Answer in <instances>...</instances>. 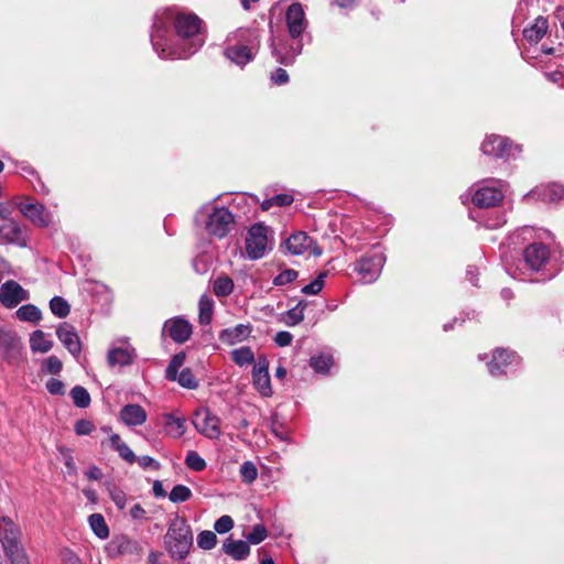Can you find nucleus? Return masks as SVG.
I'll return each instance as SVG.
<instances>
[{
	"label": "nucleus",
	"instance_id": "obj_55",
	"mask_svg": "<svg viewBox=\"0 0 564 564\" xmlns=\"http://www.w3.org/2000/svg\"><path fill=\"white\" fill-rule=\"evenodd\" d=\"M270 78L275 85H284L289 82V74L283 68H276L271 73Z\"/></svg>",
	"mask_w": 564,
	"mask_h": 564
},
{
	"label": "nucleus",
	"instance_id": "obj_29",
	"mask_svg": "<svg viewBox=\"0 0 564 564\" xmlns=\"http://www.w3.org/2000/svg\"><path fill=\"white\" fill-rule=\"evenodd\" d=\"M164 429L170 436L174 438H180L186 432V420L184 417L175 416L173 414H165Z\"/></svg>",
	"mask_w": 564,
	"mask_h": 564
},
{
	"label": "nucleus",
	"instance_id": "obj_20",
	"mask_svg": "<svg viewBox=\"0 0 564 564\" xmlns=\"http://www.w3.org/2000/svg\"><path fill=\"white\" fill-rule=\"evenodd\" d=\"M56 335H57L58 339L62 341V344L64 345V347L73 356H75V357L79 356V354L82 351V345H80L79 336L72 325H69L67 323L62 324L57 328Z\"/></svg>",
	"mask_w": 564,
	"mask_h": 564
},
{
	"label": "nucleus",
	"instance_id": "obj_26",
	"mask_svg": "<svg viewBox=\"0 0 564 564\" xmlns=\"http://www.w3.org/2000/svg\"><path fill=\"white\" fill-rule=\"evenodd\" d=\"M135 357L134 349L130 346L115 347L108 351V362L111 367H124L131 365Z\"/></svg>",
	"mask_w": 564,
	"mask_h": 564
},
{
	"label": "nucleus",
	"instance_id": "obj_52",
	"mask_svg": "<svg viewBox=\"0 0 564 564\" xmlns=\"http://www.w3.org/2000/svg\"><path fill=\"white\" fill-rule=\"evenodd\" d=\"M63 457H64V463H65V466L67 468V473L69 475H76L77 474V468H76V465H75V460L72 456V453L68 448H61L59 449Z\"/></svg>",
	"mask_w": 564,
	"mask_h": 564
},
{
	"label": "nucleus",
	"instance_id": "obj_45",
	"mask_svg": "<svg viewBox=\"0 0 564 564\" xmlns=\"http://www.w3.org/2000/svg\"><path fill=\"white\" fill-rule=\"evenodd\" d=\"M543 200L555 202L562 198L563 188L560 185H549L539 193Z\"/></svg>",
	"mask_w": 564,
	"mask_h": 564
},
{
	"label": "nucleus",
	"instance_id": "obj_35",
	"mask_svg": "<svg viewBox=\"0 0 564 564\" xmlns=\"http://www.w3.org/2000/svg\"><path fill=\"white\" fill-rule=\"evenodd\" d=\"M89 525L93 532L99 539H107L109 536V529L105 521V518L100 513H93L88 518Z\"/></svg>",
	"mask_w": 564,
	"mask_h": 564
},
{
	"label": "nucleus",
	"instance_id": "obj_44",
	"mask_svg": "<svg viewBox=\"0 0 564 564\" xmlns=\"http://www.w3.org/2000/svg\"><path fill=\"white\" fill-rule=\"evenodd\" d=\"M268 536V531L263 524H256L252 531L246 536L249 544L257 545L264 541Z\"/></svg>",
	"mask_w": 564,
	"mask_h": 564
},
{
	"label": "nucleus",
	"instance_id": "obj_46",
	"mask_svg": "<svg viewBox=\"0 0 564 564\" xmlns=\"http://www.w3.org/2000/svg\"><path fill=\"white\" fill-rule=\"evenodd\" d=\"M62 368H63V364H62L61 359L56 356L47 357L42 364V371L52 373V375L59 373Z\"/></svg>",
	"mask_w": 564,
	"mask_h": 564
},
{
	"label": "nucleus",
	"instance_id": "obj_61",
	"mask_svg": "<svg viewBox=\"0 0 564 564\" xmlns=\"http://www.w3.org/2000/svg\"><path fill=\"white\" fill-rule=\"evenodd\" d=\"M13 214L12 203H0V219L12 220L11 215Z\"/></svg>",
	"mask_w": 564,
	"mask_h": 564
},
{
	"label": "nucleus",
	"instance_id": "obj_34",
	"mask_svg": "<svg viewBox=\"0 0 564 564\" xmlns=\"http://www.w3.org/2000/svg\"><path fill=\"white\" fill-rule=\"evenodd\" d=\"M305 301H300L294 307L290 308L282 317V322L288 326H295L304 319Z\"/></svg>",
	"mask_w": 564,
	"mask_h": 564
},
{
	"label": "nucleus",
	"instance_id": "obj_40",
	"mask_svg": "<svg viewBox=\"0 0 564 564\" xmlns=\"http://www.w3.org/2000/svg\"><path fill=\"white\" fill-rule=\"evenodd\" d=\"M333 365V357L329 355H318L314 356L310 360V366L319 373H327L329 368Z\"/></svg>",
	"mask_w": 564,
	"mask_h": 564
},
{
	"label": "nucleus",
	"instance_id": "obj_59",
	"mask_svg": "<svg viewBox=\"0 0 564 564\" xmlns=\"http://www.w3.org/2000/svg\"><path fill=\"white\" fill-rule=\"evenodd\" d=\"M506 224V217L503 214H499L494 218H488L485 223V226L489 229H496Z\"/></svg>",
	"mask_w": 564,
	"mask_h": 564
},
{
	"label": "nucleus",
	"instance_id": "obj_53",
	"mask_svg": "<svg viewBox=\"0 0 564 564\" xmlns=\"http://www.w3.org/2000/svg\"><path fill=\"white\" fill-rule=\"evenodd\" d=\"M74 430L77 435H88L93 432L94 426L90 421L83 419V420H78L75 423Z\"/></svg>",
	"mask_w": 564,
	"mask_h": 564
},
{
	"label": "nucleus",
	"instance_id": "obj_24",
	"mask_svg": "<svg viewBox=\"0 0 564 564\" xmlns=\"http://www.w3.org/2000/svg\"><path fill=\"white\" fill-rule=\"evenodd\" d=\"M119 417L127 426L142 425L148 417L145 410L139 404H127L119 413Z\"/></svg>",
	"mask_w": 564,
	"mask_h": 564
},
{
	"label": "nucleus",
	"instance_id": "obj_21",
	"mask_svg": "<svg viewBox=\"0 0 564 564\" xmlns=\"http://www.w3.org/2000/svg\"><path fill=\"white\" fill-rule=\"evenodd\" d=\"M550 251L543 243H531L524 250L525 263L534 271L540 270L549 260Z\"/></svg>",
	"mask_w": 564,
	"mask_h": 564
},
{
	"label": "nucleus",
	"instance_id": "obj_56",
	"mask_svg": "<svg viewBox=\"0 0 564 564\" xmlns=\"http://www.w3.org/2000/svg\"><path fill=\"white\" fill-rule=\"evenodd\" d=\"M292 340H293V336L290 332L281 330V332H278L274 336V343L279 347L289 346V345H291Z\"/></svg>",
	"mask_w": 564,
	"mask_h": 564
},
{
	"label": "nucleus",
	"instance_id": "obj_5",
	"mask_svg": "<svg viewBox=\"0 0 564 564\" xmlns=\"http://www.w3.org/2000/svg\"><path fill=\"white\" fill-rule=\"evenodd\" d=\"M20 528L8 517L0 520V541L11 564H29L20 542Z\"/></svg>",
	"mask_w": 564,
	"mask_h": 564
},
{
	"label": "nucleus",
	"instance_id": "obj_57",
	"mask_svg": "<svg viewBox=\"0 0 564 564\" xmlns=\"http://www.w3.org/2000/svg\"><path fill=\"white\" fill-rule=\"evenodd\" d=\"M137 462L140 465V467H142L143 469H148V468L159 469V467H160L159 462H156L151 456H147V455L137 457Z\"/></svg>",
	"mask_w": 564,
	"mask_h": 564
},
{
	"label": "nucleus",
	"instance_id": "obj_27",
	"mask_svg": "<svg viewBox=\"0 0 564 564\" xmlns=\"http://www.w3.org/2000/svg\"><path fill=\"white\" fill-rule=\"evenodd\" d=\"M223 551L234 560L242 561L250 554V546L247 541L228 538L223 544Z\"/></svg>",
	"mask_w": 564,
	"mask_h": 564
},
{
	"label": "nucleus",
	"instance_id": "obj_28",
	"mask_svg": "<svg viewBox=\"0 0 564 564\" xmlns=\"http://www.w3.org/2000/svg\"><path fill=\"white\" fill-rule=\"evenodd\" d=\"M547 29V20L539 15L532 25L523 30V36L529 43L536 44L546 34Z\"/></svg>",
	"mask_w": 564,
	"mask_h": 564
},
{
	"label": "nucleus",
	"instance_id": "obj_60",
	"mask_svg": "<svg viewBox=\"0 0 564 564\" xmlns=\"http://www.w3.org/2000/svg\"><path fill=\"white\" fill-rule=\"evenodd\" d=\"M63 564H83L82 560L72 551L65 550L62 553Z\"/></svg>",
	"mask_w": 564,
	"mask_h": 564
},
{
	"label": "nucleus",
	"instance_id": "obj_62",
	"mask_svg": "<svg viewBox=\"0 0 564 564\" xmlns=\"http://www.w3.org/2000/svg\"><path fill=\"white\" fill-rule=\"evenodd\" d=\"M145 510L142 508L141 505L139 503H135L131 509H130V516L132 519L134 520H143L145 519Z\"/></svg>",
	"mask_w": 564,
	"mask_h": 564
},
{
	"label": "nucleus",
	"instance_id": "obj_15",
	"mask_svg": "<svg viewBox=\"0 0 564 564\" xmlns=\"http://www.w3.org/2000/svg\"><path fill=\"white\" fill-rule=\"evenodd\" d=\"M29 299V291L14 280H9L0 286V304L7 308H14Z\"/></svg>",
	"mask_w": 564,
	"mask_h": 564
},
{
	"label": "nucleus",
	"instance_id": "obj_22",
	"mask_svg": "<svg viewBox=\"0 0 564 564\" xmlns=\"http://www.w3.org/2000/svg\"><path fill=\"white\" fill-rule=\"evenodd\" d=\"M252 327L250 324H238L234 327L225 328L219 334L221 343L232 346L249 338Z\"/></svg>",
	"mask_w": 564,
	"mask_h": 564
},
{
	"label": "nucleus",
	"instance_id": "obj_33",
	"mask_svg": "<svg viewBox=\"0 0 564 564\" xmlns=\"http://www.w3.org/2000/svg\"><path fill=\"white\" fill-rule=\"evenodd\" d=\"M30 347L32 351L44 354L52 349L53 341L46 338L44 332L37 329L30 337Z\"/></svg>",
	"mask_w": 564,
	"mask_h": 564
},
{
	"label": "nucleus",
	"instance_id": "obj_36",
	"mask_svg": "<svg viewBox=\"0 0 564 564\" xmlns=\"http://www.w3.org/2000/svg\"><path fill=\"white\" fill-rule=\"evenodd\" d=\"M231 359L239 367H243L254 362V354L250 347L243 346L231 351Z\"/></svg>",
	"mask_w": 564,
	"mask_h": 564
},
{
	"label": "nucleus",
	"instance_id": "obj_51",
	"mask_svg": "<svg viewBox=\"0 0 564 564\" xmlns=\"http://www.w3.org/2000/svg\"><path fill=\"white\" fill-rule=\"evenodd\" d=\"M46 389L51 394L63 395L65 393V386L59 379L51 378L46 382Z\"/></svg>",
	"mask_w": 564,
	"mask_h": 564
},
{
	"label": "nucleus",
	"instance_id": "obj_63",
	"mask_svg": "<svg viewBox=\"0 0 564 564\" xmlns=\"http://www.w3.org/2000/svg\"><path fill=\"white\" fill-rule=\"evenodd\" d=\"M85 475L90 480H99L102 476V473L99 467L93 466L88 470L85 471Z\"/></svg>",
	"mask_w": 564,
	"mask_h": 564
},
{
	"label": "nucleus",
	"instance_id": "obj_4",
	"mask_svg": "<svg viewBox=\"0 0 564 564\" xmlns=\"http://www.w3.org/2000/svg\"><path fill=\"white\" fill-rule=\"evenodd\" d=\"M164 543L167 553L176 560H184L193 545V533L186 519L175 516L169 524Z\"/></svg>",
	"mask_w": 564,
	"mask_h": 564
},
{
	"label": "nucleus",
	"instance_id": "obj_42",
	"mask_svg": "<svg viewBox=\"0 0 564 564\" xmlns=\"http://www.w3.org/2000/svg\"><path fill=\"white\" fill-rule=\"evenodd\" d=\"M192 497V490L184 485H176L173 487L169 495V499L172 502H185Z\"/></svg>",
	"mask_w": 564,
	"mask_h": 564
},
{
	"label": "nucleus",
	"instance_id": "obj_1",
	"mask_svg": "<svg viewBox=\"0 0 564 564\" xmlns=\"http://www.w3.org/2000/svg\"><path fill=\"white\" fill-rule=\"evenodd\" d=\"M202 20L194 13H178L166 9L153 22L151 42L162 59L188 58L204 44Z\"/></svg>",
	"mask_w": 564,
	"mask_h": 564
},
{
	"label": "nucleus",
	"instance_id": "obj_38",
	"mask_svg": "<svg viewBox=\"0 0 564 564\" xmlns=\"http://www.w3.org/2000/svg\"><path fill=\"white\" fill-rule=\"evenodd\" d=\"M70 397L74 402V404L77 408L85 409L90 404V395L82 386H76L70 390Z\"/></svg>",
	"mask_w": 564,
	"mask_h": 564
},
{
	"label": "nucleus",
	"instance_id": "obj_43",
	"mask_svg": "<svg viewBox=\"0 0 564 564\" xmlns=\"http://www.w3.org/2000/svg\"><path fill=\"white\" fill-rule=\"evenodd\" d=\"M217 543V536L213 531H202L197 536V544L203 550H212Z\"/></svg>",
	"mask_w": 564,
	"mask_h": 564
},
{
	"label": "nucleus",
	"instance_id": "obj_48",
	"mask_svg": "<svg viewBox=\"0 0 564 564\" xmlns=\"http://www.w3.org/2000/svg\"><path fill=\"white\" fill-rule=\"evenodd\" d=\"M185 463L188 468L200 471L206 467V462L196 453V452H188L185 458Z\"/></svg>",
	"mask_w": 564,
	"mask_h": 564
},
{
	"label": "nucleus",
	"instance_id": "obj_11",
	"mask_svg": "<svg viewBox=\"0 0 564 564\" xmlns=\"http://www.w3.org/2000/svg\"><path fill=\"white\" fill-rule=\"evenodd\" d=\"M481 151L496 158H516L521 152V147L513 144L508 138L491 134L484 140Z\"/></svg>",
	"mask_w": 564,
	"mask_h": 564
},
{
	"label": "nucleus",
	"instance_id": "obj_47",
	"mask_svg": "<svg viewBox=\"0 0 564 564\" xmlns=\"http://www.w3.org/2000/svg\"><path fill=\"white\" fill-rule=\"evenodd\" d=\"M326 273H321L315 280L302 288V293L306 295L318 294L324 286Z\"/></svg>",
	"mask_w": 564,
	"mask_h": 564
},
{
	"label": "nucleus",
	"instance_id": "obj_8",
	"mask_svg": "<svg viewBox=\"0 0 564 564\" xmlns=\"http://www.w3.org/2000/svg\"><path fill=\"white\" fill-rule=\"evenodd\" d=\"M384 262V254L380 251H375L361 257L355 263L354 270L358 273L362 283H372L379 278Z\"/></svg>",
	"mask_w": 564,
	"mask_h": 564
},
{
	"label": "nucleus",
	"instance_id": "obj_13",
	"mask_svg": "<svg viewBox=\"0 0 564 564\" xmlns=\"http://www.w3.org/2000/svg\"><path fill=\"white\" fill-rule=\"evenodd\" d=\"M232 223V214L225 207H218L208 214L205 228L210 235L223 238L229 232Z\"/></svg>",
	"mask_w": 564,
	"mask_h": 564
},
{
	"label": "nucleus",
	"instance_id": "obj_12",
	"mask_svg": "<svg viewBox=\"0 0 564 564\" xmlns=\"http://www.w3.org/2000/svg\"><path fill=\"white\" fill-rule=\"evenodd\" d=\"M20 213L39 227H48L52 223V214L46 207L33 198H25L15 204Z\"/></svg>",
	"mask_w": 564,
	"mask_h": 564
},
{
	"label": "nucleus",
	"instance_id": "obj_31",
	"mask_svg": "<svg viewBox=\"0 0 564 564\" xmlns=\"http://www.w3.org/2000/svg\"><path fill=\"white\" fill-rule=\"evenodd\" d=\"M198 321L200 325H209L214 315V301L209 295H202L198 302Z\"/></svg>",
	"mask_w": 564,
	"mask_h": 564
},
{
	"label": "nucleus",
	"instance_id": "obj_41",
	"mask_svg": "<svg viewBox=\"0 0 564 564\" xmlns=\"http://www.w3.org/2000/svg\"><path fill=\"white\" fill-rule=\"evenodd\" d=\"M239 474H240L241 480L245 484L250 485L257 479L258 469L252 462L247 460L240 466Z\"/></svg>",
	"mask_w": 564,
	"mask_h": 564
},
{
	"label": "nucleus",
	"instance_id": "obj_6",
	"mask_svg": "<svg viewBox=\"0 0 564 564\" xmlns=\"http://www.w3.org/2000/svg\"><path fill=\"white\" fill-rule=\"evenodd\" d=\"M269 232L270 228L262 224H256L250 227L246 237V253L249 259H261L268 249L272 248Z\"/></svg>",
	"mask_w": 564,
	"mask_h": 564
},
{
	"label": "nucleus",
	"instance_id": "obj_7",
	"mask_svg": "<svg viewBox=\"0 0 564 564\" xmlns=\"http://www.w3.org/2000/svg\"><path fill=\"white\" fill-rule=\"evenodd\" d=\"M505 195V184L500 180L484 181L474 192L471 200L479 208H490L500 203Z\"/></svg>",
	"mask_w": 564,
	"mask_h": 564
},
{
	"label": "nucleus",
	"instance_id": "obj_9",
	"mask_svg": "<svg viewBox=\"0 0 564 564\" xmlns=\"http://www.w3.org/2000/svg\"><path fill=\"white\" fill-rule=\"evenodd\" d=\"M185 357V352L183 351L173 356L165 370V378L170 381H177L183 388L193 390L198 387V381L192 370L189 368H184L178 372L184 365Z\"/></svg>",
	"mask_w": 564,
	"mask_h": 564
},
{
	"label": "nucleus",
	"instance_id": "obj_64",
	"mask_svg": "<svg viewBox=\"0 0 564 564\" xmlns=\"http://www.w3.org/2000/svg\"><path fill=\"white\" fill-rule=\"evenodd\" d=\"M152 490H153V495H154L155 497H161V498H163V497H165V496H166V491L164 490L163 485H162V482H161L160 480H155V481L153 482Z\"/></svg>",
	"mask_w": 564,
	"mask_h": 564
},
{
	"label": "nucleus",
	"instance_id": "obj_14",
	"mask_svg": "<svg viewBox=\"0 0 564 564\" xmlns=\"http://www.w3.org/2000/svg\"><path fill=\"white\" fill-rule=\"evenodd\" d=\"M285 247L290 253L295 256L304 254L307 251L314 257H319L323 253L322 248L304 231H297L291 235L285 240Z\"/></svg>",
	"mask_w": 564,
	"mask_h": 564
},
{
	"label": "nucleus",
	"instance_id": "obj_58",
	"mask_svg": "<svg viewBox=\"0 0 564 564\" xmlns=\"http://www.w3.org/2000/svg\"><path fill=\"white\" fill-rule=\"evenodd\" d=\"M272 198L275 206H289L294 200L293 196L290 194H278Z\"/></svg>",
	"mask_w": 564,
	"mask_h": 564
},
{
	"label": "nucleus",
	"instance_id": "obj_18",
	"mask_svg": "<svg viewBox=\"0 0 564 564\" xmlns=\"http://www.w3.org/2000/svg\"><path fill=\"white\" fill-rule=\"evenodd\" d=\"M252 382L262 397L272 395V387L269 375V360L264 355L258 357L252 369Z\"/></svg>",
	"mask_w": 564,
	"mask_h": 564
},
{
	"label": "nucleus",
	"instance_id": "obj_19",
	"mask_svg": "<svg viewBox=\"0 0 564 564\" xmlns=\"http://www.w3.org/2000/svg\"><path fill=\"white\" fill-rule=\"evenodd\" d=\"M163 333H166L175 343L182 344L189 339L193 328L185 318L174 317L164 323Z\"/></svg>",
	"mask_w": 564,
	"mask_h": 564
},
{
	"label": "nucleus",
	"instance_id": "obj_37",
	"mask_svg": "<svg viewBox=\"0 0 564 564\" xmlns=\"http://www.w3.org/2000/svg\"><path fill=\"white\" fill-rule=\"evenodd\" d=\"M213 291L218 297L228 296L234 291V281L227 275L218 276L214 281Z\"/></svg>",
	"mask_w": 564,
	"mask_h": 564
},
{
	"label": "nucleus",
	"instance_id": "obj_25",
	"mask_svg": "<svg viewBox=\"0 0 564 564\" xmlns=\"http://www.w3.org/2000/svg\"><path fill=\"white\" fill-rule=\"evenodd\" d=\"M0 236L8 243L26 247V239L20 225L15 220H9L7 224L0 226Z\"/></svg>",
	"mask_w": 564,
	"mask_h": 564
},
{
	"label": "nucleus",
	"instance_id": "obj_17",
	"mask_svg": "<svg viewBox=\"0 0 564 564\" xmlns=\"http://www.w3.org/2000/svg\"><path fill=\"white\" fill-rule=\"evenodd\" d=\"M220 420L207 409L197 411L193 424L198 433L210 440H217L220 436Z\"/></svg>",
	"mask_w": 564,
	"mask_h": 564
},
{
	"label": "nucleus",
	"instance_id": "obj_50",
	"mask_svg": "<svg viewBox=\"0 0 564 564\" xmlns=\"http://www.w3.org/2000/svg\"><path fill=\"white\" fill-rule=\"evenodd\" d=\"M234 528V520L230 516H221L216 520L214 529L217 533L224 534L229 532Z\"/></svg>",
	"mask_w": 564,
	"mask_h": 564
},
{
	"label": "nucleus",
	"instance_id": "obj_16",
	"mask_svg": "<svg viewBox=\"0 0 564 564\" xmlns=\"http://www.w3.org/2000/svg\"><path fill=\"white\" fill-rule=\"evenodd\" d=\"M519 364V357L506 349H496L488 362V371L494 377L508 373Z\"/></svg>",
	"mask_w": 564,
	"mask_h": 564
},
{
	"label": "nucleus",
	"instance_id": "obj_23",
	"mask_svg": "<svg viewBox=\"0 0 564 564\" xmlns=\"http://www.w3.org/2000/svg\"><path fill=\"white\" fill-rule=\"evenodd\" d=\"M21 349V339L15 332L0 328V352L6 359L14 357Z\"/></svg>",
	"mask_w": 564,
	"mask_h": 564
},
{
	"label": "nucleus",
	"instance_id": "obj_2",
	"mask_svg": "<svg viewBox=\"0 0 564 564\" xmlns=\"http://www.w3.org/2000/svg\"><path fill=\"white\" fill-rule=\"evenodd\" d=\"M285 24L291 43L284 47L279 48L272 42V53L276 62L284 65H290L295 61V57L302 53L303 36L308 29V20L303 6L300 2H293L285 11Z\"/></svg>",
	"mask_w": 564,
	"mask_h": 564
},
{
	"label": "nucleus",
	"instance_id": "obj_3",
	"mask_svg": "<svg viewBox=\"0 0 564 564\" xmlns=\"http://www.w3.org/2000/svg\"><path fill=\"white\" fill-rule=\"evenodd\" d=\"M259 42L254 32L238 29L226 39L225 56L239 66L251 62L258 51Z\"/></svg>",
	"mask_w": 564,
	"mask_h": 564
},
{
	"label": "nucleus",
	"instance_id": "obj_54",
	"mask_svg": "<svg viewBox=\"0 0 564 564\" xmlns=\"http://www.w3.org/2000/svg\"><path fill=\"white\" fill-rule=\"evenodd\" d=\"M110 498L111 500L115 502V505L119 508V509H123L127 505V496L126 494L120 490V489H112L110 490Z\"/></svg>",
	"mask_w": 564,
	"mask_h": 564
},
{
	"label": "nucleus",
	"instance_id": "obj_49",
	"mask_svg": "<svg viewBox=\"0 0 564 564\" xmlns=\"http://www.w3.org/2000/svg\"><path fill=\"white\" fill-rule=\"evenodd\" d=\"M297 278V271L293 269L283 270L273 279V284L276 286L285 285L293 282Z\"/></svg>",
	"mask_w": 564,
	"mask_h": 564
},
{
	"label": "nucleus",
	"instance_id": "obj_30",
	"mask_svg": "<svg viewBox=\"0 0 564 564\" xmlns=\"http://www.w3.org/2000/svg\"><path fill=\"white\" fill-rule=\"evenodd\" d=\"M110 446L118 455L127 463L133 464L137 462V456L133 451L121 440L119 434H111L109 436Z\"/></svg>",
	"mask_w": 564,
	"mask_h": 564
},
{
	"label": "nucleus",
	"instance_id": "obj_32",
	"mask_svg": "<svg viewBox=\"0 0 564 564\" xmlns=\"http://www.w3.org/2000/svg\"><path fill=\"white\" fill-rule=\"evenodd\" d=\"M15 316L21 322L36 324L42 319V312L33 304H25L15 311Z\"/></svg>",
	"mask_w": 564,
	"mask_h": 564
},
{
	"label": "nucleus",
	"instance_id": "obj_10",
	"mask_svg": "<svg viewBox=\"0 0 564 564\" xmlns=\"http://www.w3.org/2000/svg\"><path fill=\"white\" fill-rule=\"evenodd\" d=\"M105 551L110 558L119 556L140 558L143 552L140 543L126 534L115 535L105 546Z\"/></svg>",
	"mask_w": 564,
	"mask_h": 564
},
{
	"label": "nucleus",
	"instance_id": "obj_39",
	"mask_svg": "<svg viewBox=\"0 0 564 564\" xmlns=\"http://www.w3.org/2000/svg\"><path fill=\"white\" fill-rule=\"evenodd\" d=\"M50 310L55 316L64 318L69 314L70 306L62 296H54L50 301Z\"/></svg>",
	"mask_w": 564,
	"mask_h": 564
}]
</instances>
